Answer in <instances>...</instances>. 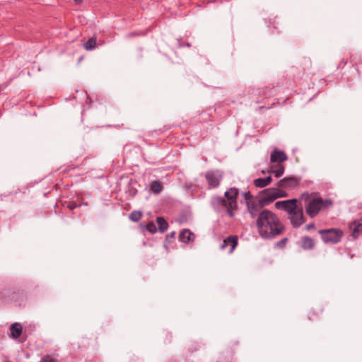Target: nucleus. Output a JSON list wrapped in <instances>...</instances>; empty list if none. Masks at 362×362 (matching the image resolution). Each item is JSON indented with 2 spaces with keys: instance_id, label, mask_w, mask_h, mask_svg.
<instances>
[{
  "instance_id": "58836bf2",
  "label": "nucleus",
  "mask_w": 362,
  "mask_h": 362,
  "mask_svg": "<svg viewBox=\"0 0 362 362\" xmlns=\"http://www.w3.org/2000/svg\"><path fill=\"white\" fill-rule=\"evenodd\" d=\"M172 335L171 334H166V339L165 341L168 343H170L172 341Z\"/></svg>"
},
{
  "instance_id": "2eb2a0df",
  "label": "nucleus",
  "mask_w": 362,
  "mask_h": 362,
  "mask_svg": "<svg viewBox=\"0 0 362 362\" xmlns=\"http://www.w3.org/2000/svg\"><path fill=\"white\" fill-rule=\"evenodd\" d=\"M300 246L304 250H312L315 246V242L312 238L305 235L300 238Z\"/></svg>"
},
{
  "instance_id": "20e7f679",
  "label": "nucleus",
  "mask_w": 362,
  "mask_h": 362,
  "mask_svg": "<svg viewBox=\"0 0 362 362\" xmlns=\"http://www.w3.org/2000/svg\"><path fill=\"white\" fill-rule=\"evenodd\" d=\"M318 233L325 244H337L344 235L341 229L335 228L321 229L318 230Z\"/></svg>"
},
{
  "instance_id": "4c0bfd02",
  "label": "nucleus",
  "mask_w": 362,
  "mask_h": 362,
  "mask_svg": "<svg viewBox=\"0 0 362 362\" xmlns=\"http://www.w3.org/2000/svg\"><path fill=\"white\" fill-rule=\"evenodd\" d=\"M264 182H265L267 185H269L272 182V179L271 176H268L267 177H264Z\"/></svg>"
},
{
  "instance_id": "423d86ee",
  "label": "nucleus",
  "mask_w": 362,
  "mask_h": 362,
  "mask_svg": "<svg viewBox=\"0 0 362 362\" xmlns=\"http://www.w3.org/2000/svg\"><path fill=\"white\" fill-rule=\"evenodd\" d=\"M288 218L290 220L291 226L294 228H297L305 222L303 216L302 206H298L297 203L294 205V209L288 213Z\"/></svg>"
},
{
  "instance_id": "9d476101",
  "label": "nucleus",
  "mask_w": 362,
  "mask_h": 362,
  "mask_svg": "<svg viewBox=\"0 0 362 362\" xmlns=\"http://www.w3.org/2000/svg\"><path fill=\"white\" fill-rule=\"evenodd\" d=\"M298 201L296 199L279 201L275 203V207L277 209H281L288 213L294 209V205Z\"/></svg>"
},
{
  "instance_id": "a211bd4d",
  "label": "nucleus",
  "mask_w": 362,
  "mask_h": 362,
  "mask_svg": "<svg viewBox=\"0 0 362 362\" xmlns=\"http://www.w3.org/2000/svg\"><path fill=\"white\" fill-rule=\"evenodd\" d=\"M11 334L13 339H18L22 334V326L18 322H15L11 326Z\"/></svg>"
},
{
  "instance_id": "39448f33",
  "label": "nucleus",
  "mask_w": 362,
  "mask_h": 362,
  "mask_svg": "<svg viewBox=\"0 0 362 362\" xmlns=\"http://www.w3.org/2000/svg\"><path fill=\"white\" fill-rule=\"evenodd\" d=\"M224 195L228 204V214L230 218H233L235 216L234 211L238 209V189L235 187H230L224 193Z\"/></svg>"
},
{
  "instance_id": "ea45409f",
  "label": "nucleus",
  "mask_w": 362,
  "mask_h": 362,
  "mask_svg": "<svg viewBox=\"0 0 362 362\" xmlns=\"http://www.w3.org/2000/svg\"><path fill=\"white\" fill-rule=\"evenodd\" d=\"M346 61L341 60L339 64V66L344 67L346 64Z\"/></svg>"
},
{
  "instance_id": "6ab92c4d",
  "label": "nucleus",
  "mask_w": 362,
  "mask_h": 362,
  "mask_svg": "<svg viewBox=\"0 0 362 362\" xmlns=\"http://www.w3.org/2000/svg\"><path fill=\"white\" fill-rule=\"evenodd\" d=\"M300 66H303V72L302 74H299L298 75H296L294 73V70L293 71V77L300 78L303 74H304L306 71H309V68L311 66V60L309 58H304L301 63Z\"/></svg>"
},
{
  "instance_id": "dca6fc26",
  "label": "nucleus",
  "mask_w": 362,
  "mask_h": 362,
  "mask_svg": "<svg viewBox=\"0 0 362 362\" xmlns=\"http://www.w3.org/2000/svg\"><path fill=\"white\" fill-rule=\"evenodd\" d=\"M195 239L194 234L191 232L189 229H183L179 234V240L184 243H188L193 242Z\"/></svg>"
},
{
  "instance_id": "f3484780",
  "label": "nucleus",
  "mask_w": 362,
  "mask_h": 362,
  "mask_svg": "<svg viewBox=\"0 0 362 362\" xmlns=\"http://www.w3.org/2000/svg\"><path fill=\"white\" fill-rule=\"evenodd\" d=\"M246 206L247 210L252 218H254L255 217L258 216L259 207H260L259 205V201L257 202H246Z\"/></svg>"
},
{
  "instance_id": "6e6552de",
  "label": "nucleus",
  "mask_w": 362,
  "mask_h": 362,
  "mask_svg": "<svg viewBox=\"0 0 362 362\" xmlns=\"http://www.w3.org/2000/svg\"><path fill=\"white\" fill-rule=\"evenodd\" d=\"M205 178L208 182L209 189L216 188L220 185L223 174L219 170H209L206 173Z\"/></svg>"
},
{
  "instance_id": "9b49d317",
  "label": "nucleus",
  "mask_w": 362,
  "mask_h": 362,
  "mask_svg": "<svg viewBox=\"0 0 362 362\" xmlns=\"http://www.w3.org/2000/svg\"><path fill=\"white\" fill-rule=\"evenodd\" d=\"M238 245V236L231 235L225 238L220 247L223 250L230 246L229 253H232Z\"/></svg>"
},
{
  "instance_id": "f704fd0d",
  "label": "nucleus",
  "mask_w": 362,
  "mask_h": 362,
  "mask_svg": "<svg viewBox=\"0 0 362 362\" xmlns=\"http://www.w3.org/2000/svg\"><path fill=\"white\" fill-rule=\"evenodd\" d=\"M305 228V230H314V229H315V225L314 223H310L309 224H307Z\"/></svg>"
},
{
  "instance_id": "a878e982",
  "label": "nucleus",
  "mask_w": 362,
  "mask_h": 362,
  "mask_svg": "<svg viewBox=\"0 0 362 362\" xmlns=\"http://www.w3.org/2000/svg\"><path fill=\"white\" fill-rule=\"evenodd\" d=\"M62 206L66 209H69V210L71 211H73L74 209H75L76 207H79L81 206V204H77L75 202H67V201H64L62 202Z\"/></svg>"
},
{
  "instance_id": "c85d7f7f",
  "label": "nucleus",
  "mask_w": 362,
  "mask_h": 362,
  "mask_svg": "<svg viewBox=\"0 0 362 362\" xmlns=\"http://www.w3.org/2000/svg\"><path fill=\"white\" fill-rule=\"evenodd\" d=\"M151 189L156 193H159L162 189L161 184L158 181H154L152 182L151 186Z\"/></svg>"
},
{
  "instance_id": "0eeeda50",
  "label": "nucleus",
  "mask_w": 362,
  "mask_h": 362,
  "mask_svg": "<svg viewBox=\"0 0 362 362\" xmlns=\"http://www.w3.org/2000/svg\"><path fill=\"white\" fill-rule=\"evenodd\" d=\"M274 188H267L260 191L258 194L259 205L264 207L276 200Z\"/></svg>"
},
{
  "instance_id": "7c9ffc66",
  "label": "nucleus",
  "mask_w": 362,
  "mask_h": 362,
  "mask_svg": "<svg viewBox=\"0 0 362 362\" xmlns=\"http://www.w3.org/2000/svg\"><path fill=\"white\" fill-rule=\"evenodd\" d=\"M274 192L276 199L280 197H286L287 196V193L285 191H283L277 188H274Z\"/></svg>"
},
{
  "instance_id": "393cba45",
  "label": "nucleus",
  "mask_w": 362,
  "mask_h": 362,
  "mask_svg": "<svg viewBox=\"0 0 362 362\" xmlns=\"http://www.w3.org/2000/svg\"><path fill=\"white\" fill-rule=\"evenodd\" d=\"M148 32V30L131 32L126 35V37L132 38L136 37L145 36L147 35Z\"/></svg>"
},
{
  "instance_id": "cd10ccee",
  "label": "nucleus",
  "mask_w": 362,
  "mask_h": 362,
  "mask_svg": "<svg viewBox=\"0 0 362 362\" xmlns=\"http://www.w3.org/2000/svg\"><path fill=\"white\" fill-rule=\"evenodd\" d=\"M145 230L149 233L154 234L157 232V228L153 221H149L146 225L143 226Z\"/></svg>"
},
{
  "instance_id": "79ce46f5",
  "label": "nucleus",
  "mask_w": 362,
  "mask_h": 362,
  "mask_svg": "<svg viewBox=\"0 0 362 362\" xmlns=\"http://www.w3.org/2000/svg\"><path fill=\"white\" fill-rule=\"evenodd\" d=\"M184 46L187 47H191V44L189 43V42H184L183 47Z\"/></svg>"
},
{
  "instance_id": "c9c22d12",
  "label": "nucleus",
  "mask_w": 362,
  "mask_h": 362,
  "mask_svg": "<svg viewBox=\"0 0 362 362\" xmlns=\"http://www.w3.org/2000/svg\"><path fill=\"white\" fill-rule=\"evenodd\" d=\"M175 232L173 231L169 235H168L165 238V241H168L170 239H174L175 238Z\"/></svg>"
},
{
  "instance_id": "e433bc0d",
  "label": "nucleus",
  "mask_w": 362,
  "mask_h": 362,
  "mask_svg": "<svg viewBox=\"0 0 362 362\" xmlns=\"http://www.w3.org/2000/svg\"><path fill=\"white\" fill-rule=\"evenodd\" d=\"M176 40H177V47L178 48L182 47L184 42H182V39L181 38H177Z\"/></svg>"
},
{
  "instance_id": "f257e3e1",
  "label": "nucleus",
  "mask_w": 362,
  "mask_h": 362,
  "mask_svg": "<svg viewBox=\"0 0 362 362\" xmlns=\"http://www.w3.org/2000/svg\"><path fill=\"white\" fill-rule=\"evenodd\" d=\"M256 226L260 237L272 239L283 233L285 228L279 218L272 211L264 209L256 219Z\"/></svg>"
},
{
  "instance_id": "2f4dec72",
  "label": "nucleus",
  "mask_w": 362,
  "mask_h": 362,
  "mask_svg": "<svg viewBox=\"0 0 362 362\" xmlns=\"http://www.w3.org/2000/svg\"><path fill=\"white\" fill-rule=\"evenodd\" d=\"M288 239L287 238H284L281 240L276 243V246L279 248H284L287 243Z\"/></svg>"
},
{
  "instance_id": "b1692460",
  "label": "nucleus",
  "mask_w": 362,
  "mask_h": 362,
  "mask_svg": "<svg viewBox=\"0 0 362 362\" xmlns=\"http://www.w3.org/2000/svg\"><path fill=\"white\" fill-rule=\"evenodd\" d=\"M284 167L282 165H278L272 168V173L276 177H280L284 173Z\"/></svg>"
},
{
  "instance_id": "37998d69",
  "label": "nucleus",
  "mask_w": 362,
  "mask_h": 362,
  "mask_svg": "<svg viewBox=\"0 0 362 362\" xmlns=\"http://www.w3.org/2000/svg\"><path fill=\"white\" fill-rule=\"evenodd\" d=\"M129 362H139V361L138 358H131Z\"/></svg>"
},
{
  "instance_id": "ddd939ff",
  "label": "nucleus",
  "mask_w": 362,
  "mask_h": 362,
  "mask_svg": "<svg viewBox=\"0 0 362 362\" xmlns=\"http://www.w3.org/2000/svg\"><path fill=\"white\" fill-rule=\"evenodd\" d=\"M288 160V156L284 151L279 150L277 148L274 149L270 156L271 163H281Z\"/></svg>"
},
{
  "instance_id": "4468645a",
  "label": "nucleus",
  "mask_w": 362,
  "mask_h": 362,
  "mask_svg": "<svg viewBox=\"0 0 362 362\" xmlns=\"http://www.w3.org/2000/svg\"><path fill=\"white\" fill-rule=\"evenodd\" d=\"M211 206L214 209H224L228 213V204H227L226 199L222 197L216 196L213 197L211 199Z\"/></svg>"
},
{
  "instance_id": "4be33fe9",
  "label": "nucleus",
  "mask_w": 362,
  "mask_h": 362,
  "mask_svg": "<svg viewBox=\"0 0 362 362\" xmlns=\"http://www.w3.org/2000/svg\"><path fill=\"white\" fill-rule=\"evenodd\" d=\"M323 312V308L321 306H317V308H312V310L308 313V318L310 320H315L319 315H320Z\"/></svg>"
},
{
  "instance_id": "aec40b11",
  "label": "nucleus",
  "mask_w": 362,
  "mask_h": 362,
  "mask_svg": "<svg viewBox=\"0 0 362 362\" xmlns=\"http://www.w3.org/2000/svg\"><path fill=\"white\" fill-rule=\"evenodd\" d=\"M158 226V230L160 233H164L168 228V223L163 216H158L156 219Z\"/></svg>"
},
{
  "instance_id": "473e14b6",
  "label": "nucleus",
  "mask_w": 362,
  "mask_h": 362,
  "mask_svg": "<svg viewBox=\"0 0 362 362\" xmlns=\"http://www.w3.org/2000/svg\"><path fill=\"white\" fill-rule=\"evenodd\" d=\"M57 360L52 358L49 355H45L41 358L40 362H57Z\"/></svg>"
},
{
  "instance_id": "c756f323",
  "label": "nucleus",
  "mask_w": 362,
  "mask_h": 362,
  "mask_svg": "<svg viewBox=\"0 0 362 362\" xmlns=\"http://www.w3.org/2000/svg\"><path fill=\"white\" fill-rule=\"evenodd\" d=\"M254 185L257 187L263 188L267 186L264 182V178H257L254 180Z\"/></svg>"
},
{
  "instance_id": "5701e85b",
  "label": "nucleus",
  "mask_w": 362,
  "mask_h": 362,
  "mask_svg": "<svg viewBox=\"0 0 362 362\" xmlns=\"http://www.w3.org/2000/svg\"><path fill=\"white\" fill-rule=\"evenodd\" d=\"M83 47L86 50H92L96 47V38L91 37L88 39L84 44Z\"/></svg>"
},
{
  "instance_id": "f8f14e48",
  "label": "nucleus",
  "mask_w": 362,
  "mask_h": 362,
  "mask_svg": "<svg viewBox=\"0 0 362 362\" xmlns=\"http://www.w3.org/2000/svg\"><path fill=\"white\" fill-rule=\"evenodd\" d=\"M299 184V180L296 177H286L279 181L278 186L280 188H294Z\"/></svg>"
},
{
  "instance_id": "bb28decb",
  "label": "nucleus",
  "mask_w": 362,
  "mask_h": 362,
  "mask_svg": "<svg viewBox=\"0 0 362 362\" xmlns=\"http://www.w3.org/2000/svg\"><path fill=\"white\" fill-rule=\"evenodd\" d=\"M142 216V213L140 211H134L129 215V218L134 222L139 221Z\"/></svg>"
},
{
  "instance_id": "c03bdc74",
  "label": "nucleus",
  "mask_w": 362,
  "mask_h": 362,
  "mask_svg": "<svg viewBox=\"0 0 362 362\" xmlns=\"http://www.w3.org/2000/svg\"><path fill=\"white\" fill-rule=\"evenodd\" d=\"M74 1L76 4H80L82 3L83 0H74Z\"/></svg>"
},
{
  "instance_id": "7ed1b4c3",
  "label": "nucleus",
  "mask_w": 362,
  "mask_h": 362,
  "mask_svg": "<svg viewBox=\"0 0 362 362\" xmlns=\"http://www.w3.org/2000/svg\"><path fill=\"white\" fill-rule=\"evenodd\" d=\"M279 86V83H276L275 86L272 88H264L262 89L251 88L247 93L248 98L254 103H264L269 105L270 104H274V101L272 103H267V100L270 99L271 98L274 97L276 95V88ZM274 100H276L274 99Z\"/></svg>"
},
{
  "instance_id": "a19ab883",
  "label": "nucleus",
  "mask_w": 362,
  "mask_h": 362,
  "mask_svg": "<svg viewBox=\"0 0 362 362\" xmlns=\"http://www.w3.org/2000/svg\"><path fill=\"white\" fill-rule=\"evenodd\" d=\"M7 84H1L0 85V91L4 90L7 87Z\"/></svg>"
},
{
  "instance_id": "f03ea898",
  "label": "nucleus",
  "mask_w": 362,
  "mask_h": 362,
  "mask_svg": "<svg viewBox=\"0 0 362 362\" xmlns=\"http://www.w3.org/2000/svg\"><path fill=\"white\" fill-rule=\"evenodd\" d=\"M313 193L305 192L300 196V199L306 203L305 212L310 218L315 217L320 211L332 205L331 199H323L320 197H313Z\"/></svg>"
},
{
  "instance_id": "1a4fd4ad",
  "label": "nucleus",
  "mask_w": 362,
  "mask_h": 362,
  "mask_svg": "<svg viewBox=\"0 0 362 362\" xmlns=\"http://www.w3.org/2000/svg\"><path fill=\"white\" fill-rule=\"evenodd\" d=\"M349 228L351 230V235L354 239L358 238L362 235V217L354 220L349 223Z\"/></svg>"
},
{
  "instance_id": "412c9836",
  "label": "nucleus",
  "mask_w": 362,
  "mask_h": 362,
  "mask_svg": "<svg viewBox=\"0 0 362 362\" xmlns=\"http://www.w3.org/2000/svg\"><path fill=\"white\" fill-rule=\"evenodd\" d=\"M201 348V346L198 342L196 341H192L190 342L187 348H186V354L188 356L189 355H192L194 352L199 351Z\"/></svg>"
},
{
  "instance_id": "72a5a7b5",
  "label": "nucleus",
  "mask_w": 362,
  "mask_h": 362,
  "mask_svg": "<svg viewBox=\"0 0 362 362\" xmlns=\"http://www.w3.org/2000/svg\"><path fill=\"white\" fill-rule=\"evenodd\" d=\"M243 197L246 202H252V199H253L252 194L250 193V191L244 192L243 193Z\"/></svg>"
}]
</instances>
